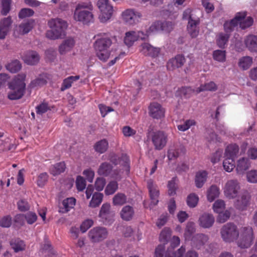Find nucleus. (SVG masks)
Instances as JSON below:
<instances>
[{"instance_id": "nucleus-47", "label": "nucleus", "mask_w": 257, "mask_h": 257, "mask_svg": "<svg viewBox=\"0 0 257 257\" xmlns=\"http://www.w3.org/2000/svg\"><path fill=\"white\" fill-rule=\"evenodd\" d=\"M126 202V196L121 193L116 194L113 198L112 203L114 205H122Z\"/></svg>"}, {"instance_id": "nucleus-16", "label": "nucleus", "mask_w": 257, "mask_h": 257, "mask_svg": "<svg viewBox=\"0 0 257 257\" xmlns=\"http://www.w3.org/2000/svg\"><path fill=\"white\" fill-rule=\"evenodd\" d=\"M152 141L156 149L161 150L166 145L167 135L162 131L157 132L153 136Z\"/></svg>"}, {"instance_id": "nucleus-32", "label": "nucleus", "mask_w": 257, "mask_h": 257, "mask_svg": "<svg viewBox=\"0 0 257 257\" xmlns=\"http://www.w3.org/2000/svg\"><path fill=\"white\" fill-rule=\"evenodd\" d=\"M219 194L220 190L219 187L216 185H212L207 190V199L209 202H212L219 197Z\"/></svg>"}, {"instance_id": "nucleus-29", "label": "nucleus", "mask_w": 257, "mask_h": 257, "mask_svg": "<svg viewBox=\"0 0 257 257\" xmlns=\"http://www.w3.org/2000/svg\"><path fill=\"white\" fill-rule=\"evenodd\" d=\"M239 147L235 144L228 145L225 149L224 154V158H228L235 159L238 155Z\"/></svg>"}, {"instance_id": "nucleus-23", "label": "nucleus", "mask_w": 257, "mask_h": 257, "mask_svg": "<svg viewBox=\"0 0 257 257\" xmlns=\"http://www.w3.org/2000/svg\"><path fill=\"white\" fill-rule=\"evenodd\" d=\"M251 166L249 159L245 157L239 159L236 163L235 170L237 174L243 175Z\"/></svg>"}, {"instance_id": "nucleus-46", "label": "nucleus", "mask_w": 257, "mask_h": 257, "mask_svg": "<svg viewBox=\"0 0 257 257\" xmlns=\"http://www.w3.org/2000/svg\"><path fill=\"white\" fill-rule=\"evenodd\" d=\"M108 148V143L105 140H102L97 142L95 146V150L99 153H103L105 152Z\"/></svg>"}, {"instance_id": "nucleus-57", "label": "nucleus", "mask_w": 257, "mask_h": 257, "mask_svg": "<svg viewBox=\"0 0 257 257\" xmlns=\"http://www.w3.org/2000/svg\"><path fill=\"white\" fill-rule=\"evenodd\" d=\"M180 243V239L178 236H173L170 241V245L167 248V250H173L177 246L179 245Z\"/></svg>"}, {"instance_id": "nucleus-3", "label": "nucleus", "mask_w": 257, "mask_h": 257, "mask_svg": "<svg viewBox=\"0 0 257 257\" xmlns=\"http://www.w3.org/2000/svg\"><path fill=\"white\" fill-rule=\"evenodd\" d=\"M111 39L104 34L98 38L94 44L96 54L98 58L102 61H106L111 56L114 55L113 48L110 51L109 48L112 45Z\"/></svg>"}, {"instance_id": "nucleus-58", "label": "nucleus", "mask_w": 257, "mask_h": 257, "mask_svg": "<svg viewBox=\"0 0 257 257\" xmlns=\"http://www.w3.org/2000/svg\"><path fill=\"white\" fill-rule=\"evenodd\" d=\"M168 194L170 196H173L176 194L177 185L175 182V179L173 178L168 183Z\"/></svg>"}, {"instance_id": "nucleus-10", "label": "nucleus", "mask_w": 257, "mask_h": 257, "mask_svg": "<svg viewBox=\"0 0 257 257\" xmlns=\"http://www.w3.org/2000/svg\"><path fill=\"white\" fill-rule=\"evenodd\" d=\"M165 249V244L158 245L155 250L154 257H184L186 253V248L184 245H182L176 250H167L164 252Z\"/></svg>"}, {"instance_id": "nucleus-11", "label": "nucleus", "mask_w": 257, "mask_h": 257, "mask_svg": "<svg viewBox=\"0 0 257 257\" xmlns=\"http://www.w3.org/2000/svg\"><path fill=\"white\" fill-rule=\"evenodd\" d=\"M240 184L236 179H230L225 183L223 191L226 197L229 199L236 198L239 192Z\"/></svg>"}, {"instance_id": "nucleus-52", "label": "nucleus", "mask_w": 257, "mask_h": 257, "mask_svg": "<svg viewBox=\"0 0 257 257\" xmlns=\"http://www.w3.org/2000/svg\"><path fill=\"white\" fill-rule=\"evenodd\" d=\"M6 67L11 72L15 73L21 69V65L19 61L15 60L9 63Z\"/></svg>"}, {"instance_id": "nucleus-6", "label": "nucleus", "mask_w": 257, "mask_h": 257, "mask_svg": "<svg viewBox=\"0 0 257 257\" xmlns=\"http://www.w3.org/2000/svg\"><path fill=\"white\" fill-rule=\"evenodd\" d=\"M48 25L51 29L47 32L48 38L55 40L61 38L65 35L68 24L65 20L59 18L52 19L49 21Z\"/></svg>"}, {"instance_id": "nucleus-31", "label": "nucleus", "mask_w": 257, "mask_h": 257, "mask_svg": "<svg viewBox=\"0 0 257 257\" xmlns=\"http://www.w3.org/2000/svg\"><path fill=\"white\" fill-rule=\"evenodd\" d=\"M208 173L205 171H199L196 174L195 177V184L197 188H202L207 178Z\"/></svg>"}, {"instance_id": "nucleus-17", "label": "nucleus", "mask_w": 257, "mask_h": 257, "mask_svg": "<svg viewBox=\"0 0 257 257\" xmlns=\"http://www.w3.org/2000/svg\"><path fill=\"white\" fill-rule=\"evenodd\" d=\"M75 45V41L72 37L64 40L58 47V51L61 55H65L71 52Z\"/></svg>"}, {"instance_id": "nucleus-53", "label": "nucleus", "mask_w": 257, "mask_h": 257, "mask_svg": "<svg viewBox=\"0 0 257 257\" xmlns=\"http://www.w3.org/2000/svg\"><path fill=\"white\" fill-rule=\"evenodd\" d=\"M247 181L250 183H257V170L252 169L246 173Z\"/></svg>"}, {"instance_id": "nucleus-60", "label": "nucleus", "mask_w": 257, "mask_h": 257, "mask_svg": "<svg viewBox=\"0 0 257 257\" xmlns=\"http://www.w3.org/2000/svg\"><path fill=\"white\" fill-rule=\"evenodd\" d=\"M76 185L78 190L81 191L86 187V181L81 176H79L77 177L76 180Z\"/></svg>"}, {"instance_id": "nucleus-63", "label": "nucleus", "mask_w": 257, "mask_h": 257, "mask_svg": "<svg viewBox=\"0 0 257 257\" xmlns=\"http://www.w3.org/2000/svg\"><path fill=\"white\" fill-rule=\"evenodd\" d=\"M48 103L43 102L40 104L36 107V112L39 114H42L49 109Z\"/></svg>"}, {"instance_id": "nucleus-1", "label": "nucleus", "mask_w": 257, "mask_h": 257, "mask_svg": "<svg viewBox=\"0 0 257 257\" xmlns=\"http://www.w3.org/2000/svg\"><path fill=\"white\" fill-rule=\"evenodd\" d=\"M110 160L114 164L120 165L121 168L112 171L111 166L109 163H103L100 165L97 171V173L99 175L104 176L109 175L112 178L120 180L121 178L128 175L130 167L129 159L127 155H123L120 158L113 154L111 156Z\"/></svg>"}, {"instance_id": "nucleus-55", "label": "nucleus", "mask_w": 257, "mask_h": 257, "mask_svg": "<svg viewBox=\"0 0 257 257\" xmlns=\"http://www.w3.org/2000/svg\"><path fill=\"white\" fill-rule=\"evenodd\" d=\"M161 22H155L152 24L149 30L145 34H147L148 36L151 33H155L161 31Z\"/></svg>"}, {"instance_id": "nucleus-64", "label": "nucleus", "mask_w": 257, "mask_h": 257, "mask_svg": "<svg viewBox=\"0 0 257 257\" xmlns=\"http://www.w3.org/2000/svg\"><path fill=\"white\" fill-rule=\"evenodd\" d=\"M219 215L217 217V221H218L220 223H223L227 221L230 215V213L228 210H226L225 212L222 213H218Z\"/></svg>"}, {"instance_id": "nucleus-49", "label": "nucleus", "mask_w": 257, "mask_h": 257, "mask_svg": "<svg viewBox=\"0 0 257 257\" xmlns=\"http://www.w3.org/2000/svg\"><path fill=\"white\" fill-rule=\"evenodd\" d=\"M47 82V80L44 76L41 75L39 77L33 80L30 84L31 88H36L41 87L45 85Z\"/></svg>"}, {"instance_id": "nucleus-26", "label": "nucleus", "mask_w": 257, "mask_h": 257, "mask_svg": "<svg viewBox=\"0 0 257 257\" xmlns=\"http://www.w3.org/2000/svg\"><path fill=\"white\" fill-rule=\"evenodd\" d=\"M214 222L213 216L209 213H204L201 215L198 220L199 225L204 228L211 227Z\"/></svg>"}, {"instance_id": "nucleus-38", "label": "nucleus", "mask_w": 257, "mask_h": 257, "mask_svg": "<svg viewBox=\"0 0 257 257\" xmlns=\"http://www.w3.org/2000/svg\"><path fill=\"white\" fill-rule=\"evenodd\" d=\"M76 199L73 197L68 198L64 199L62 202L63 208L62 212L66 213L73 208L75 205Z\"/></svg>"}, {"instance_id": "nucleus-30", "label": "nucleus", "mask_w": 257, "mask_h": 257, "mask_svg": "<svg viewBox=\"0 0 257 257\" xmlns=\"http://www.w3.org/2000/svg\"><path fill=\"white\" fill-rule=\"evenodd\" d=\"M199 23L198 19H191L188 21L187 31L192 38H195L198 35L199 29L197 26Z\"/></svg>"}, {"instance_id": "nucleus-37", "label": "nucleus", "mask_w": 257, "mask_h": 257, "mask_svg": "<svg viewBox=\"0 0 257 257\" xmlns=\"http://www.w3.org/2000/svg\"><path fill=\"white\" fill-rule=\"evenodd\" d=\"M229 35L228 33H219L216 35L217 45L221 48H224L228 41Z\"/></svg>"}, {"instance_id": "nucleus-36", "label": "nucleus", "mask_w": 257, "mask_h": 257, "mask_svg": "<svg viewBox=\"0 0 257 257\" xmlns=\"http://www.w3.org/2000/svg\"><path fill=\"white\" fill-rule=\"evenodd\" d=\"M217 89L216 84L213 81H210L204 84H201L199 87H197L195 92L196 93H199L204 91H215Z\"/></svg>"}, {"instance_id": "nucleus-54", "label": "nucleus", "mask_w": 257, "mask_h": 257, "mask_svg": "<svg viewBox=\"0 0 257 257\" xmlns=\"http://www.w3.org/2000/svg\"><path fill=\"white\" fill-rule=\"evenodd\" d=\"M196 122L193 119H188L184 122L183 124L178 125V129L182 132L188 130L192 125H194Z\"/></svg>"}, {"instance_id": "nucleus-39", "label": "nucleus", "mask_w": 257, "mask_h": 257, "mask_svg": "<svg viewBox=\"0 0 257 257\" xmlns=\"http://www.w3.org/2000/svg\"><path fill=\"white\" fill-rule=\"evenodd\" d=\"M80 77L78 75L71 76L65 78L62 84L61 90L63 91L66 89L70 88L72 86V83L78 80Z\"/></svg>"}, {"instance_id": "nucleus-51", "label": "nucleus", "mask_w": 257, "mask_h": 257, "mask_svg": "<svg viewBox=\"0 0 257 257\" xmlns=\"http://www.w3.org/2000/svg\"><path fill=\"white\" fill-rule=\"evenodd\" d=\"M213 57L214 60L218 62L225 61L226 59L225 51L221 50H217L213 52Z\"/></svg>"}, {"instance_id": "nucleus-43", "label": "nucleus", "mask_w": 257, "mask_h": 257, "mask_svg": "<svg viewBox=\"0 0 257 257\" xmlns=\"http://www.w3.org/2000/svg\"><path fill=\"white\" fill-rule=\"evenodd\" d=\"M172 230L170 228L165 227L161 232L159 240L161 242L166 243L170 238Z\"/></svg>"}, {"instance_id": "nucleus-24", "label": "nucleus", "mask_w": 257, "mask_h": 257, "mask_svg": "<svg viewBox=\"0 0 257 257\" xmlns=\"http://www.w3.org/2000/svg\"><path fill=\"white\" fill-rule=\"evenodd\" d=\"M22 59L26 64L33 65L38 63L40 60V56L37 52L30 51L24 54L22 56Z\"/></svg>"}, {"instance_id": "nucleus-45", "label": "nucleus", "mask_w": 257, "mask_h": 257, "mask_svg": "<svg viewBox=\"0 0 257 257\" xmlns=\"http://www.w3.org/2000/svg\"><path fill=\"white\" fill-rule=\"evenodd\" d=\"M199 201V197L194 193L190 194L187 198V204L191 208H194L198 204Z\"/></svg>"}, {"instance_id": "nucleus-2", "label": "nucleus", "mask_w": 257, "mask_h": 257, "mask_svg": "<svg viewBox=\"0 0 257 257\" xmlns=\"http://www.w3.org/2000/svg\"><path fill=\"white\" fill-rule=\"evenodd\" d=\"M93 10L92 3L90 1L79 3L75 7L73 18L77 22L83 25H89L94 21Z\"/></svg>"}, {"instance_id": "nucleus-33", "label": "nucleus", "mask_w": 257, "mask_h": 257, "mask_svg": "<svg viewBox=\"0 0 257 257\" xmlns=\"http://www.w3.org/2000/svg\"><path fill=\"white\" fill-rule=\"evenodd\" d=\"M134 213L133 208L131 206L127 205L122 208L120 214L123 220L129 221L133 218Z\"/></svg>"}, {"instance_id": "nucleus-56", "label": "nucleus", "mask_w": 257, "mask_h": 257, "mask_svg": "<svg viewBox=\"0 0 257 257\" xmlns=\"http://www.w3.org/2000/svg\"><path fill=\"white\" fill-rule=\"evenodd\" d=\"M106 184L105 179L102 177H98L95 182L94 187L98 191H102Z\"/></svg>"}, {"instance_id": "nucleus-5", "label": "nucleus", "mask_w": 257, "mask_h": 257, "mask_svg": "<svg viewBox=\"0 0 257 257\" xmlns=\"http://www.w3.org/2000/svg\"><path fill=\"white\" fill-rule=\"evenodd\" d=\"M26 75L24 73L18 75L9 84L10 91L8 94V98L11 100L19 99L24 95L26 84L25 80Z\"/></svg>"}, {"instance_id": "nucleus-22", "label": "nucleus", "mask_w": 257, "mask_h": 257, "mask_svg": "<svg viewBox=\"0 0 257 257\" xmlns=\"http://www.w3.org/2000/svg\"><path fill=\"white\" fill-rule=\"evenodd\" d=\"M149 113L154 118L160 119L164 116L165 109L158 103H152L149 107Z\"/></svg>"}, {"instance_id": "nucleus-59", "label": "nucleus", "mask_w": 257, "mask_h": 257, "mask_svg": "<svg viewBox=\"0 0 257 257\" xmlns=\"http://www.w3.org/2000/svg\"><path fill=\"white\" fill-rule=\"evenodd\" d=\"M93 221L92 219H86L84 220L80 226V230L82 233H85L93 225Z\"/></svg>"}, {"instance_id": "nucleus-12", "label": "nucleus", "mask_w": 257, "mask_h": 257, "mask_svg": "<svg viewBox=\"0 0 257 257\" xmlns=\"http://www.w3.org/2000/svg\"><path fill=\"white\" fill-rule=\"evenodd\" d=\"M108 234L107 229L105 227L96 226L89 231L88 237L91 242L98 243L105 239Z\"/></svg>"}, {"instance_id": "nucleus-19", "label": "nucleus", "mask_w": 257, "mask_h": 257, "mask_svg": "<svg viewBox=\"0 0 257 257\" xmlns=\"http://www.w3.org/2000/svg\"><path fill=\"white\" fill-rule=\"evenodd\" d=\"M141 52L146 55L155 58L159 55L160 49L154 47L148 43H145L140 47Z\"/></svg>"}, {"instance_id": "nucleus-20", "label": "nucleus", "mask_w": 257, "mask_h": 257, "mask_svg": "<svg viewBox=\"0 0 257 257\" xmlns=\"http://www.w3.org/2000/svg\"><path fill=\"white\" fill-rule=\"evenodd\" d=\"M148 188L149 190L150 197L151 199V206H155L159 202L158 197L159 192L158 187L155 185L152 180H149L148 181Z\"/></svg>"}, {"instance_id": "nucleus-62", "label": "nucleus", "mask_w": 257, "mask_h": 257, "mask_svg": "<svg viewBox=\"0 0 257 257\" xmlns=\"http://www.w3.org/2000/svg\"><path fill=\"white\" fill-rule=\"evenodd\" d=\"M25 218L29 224L34 223L37 219V216L35 213L29 212L25 215Z\"/></svg>"}, {"instance_id": "nucleus-34", "label": "nucleus", "mask_w": 257, "mask_h": 257, "mask_svg": "<svg viewBox=\"0 0 257 257\" xmlns=\"http://www.w3.org/2000/svg\"><path fill=\"white\" fill-rule=\"evenodd\" d=\"M103 198V194L99 192H95L92 196V198L89 203V207L96 208L101 203Z\"/></svg>"}, {"instance_id": "nucleus-50", "label": "nucleus", "mask_w": 257, "mask_h": 257, "mask_svg": "<svg viewBox=\"0 0 257 257\" xmlns=\"http://www.w3.org/2000/svg\"><path fill=\"white\" fill-rule=\"evenodd\" d=\"M225 208L224 201L221 199H218L213 204L212 208L214 212L220 213Z\"/></svg>"}, {"instance_id": "nucleus-44", "label": "nucleus", "mask_w": 257, "mask_h": 257, "mask_svg": "<svg viewBox=\"0 0 257 257\" xmlns=\"http://www.w3.org/2000/svg\"><path fill=\"white\" fill-rule=\"evenodd\" d=\"M118 189V183L116 181H111L108 183L105 189V194L106 195H112Z\"/></svg>"}, {"instance_id": "nucleus-18", "label": "nucleus", "mask_w": 257, "mask_h": 257, "mask_svg": "<svg viewBox=\"0 0 257 257\" xmlns=\"http://www.w3.org/2000/svg\"><path fill=\"white\" fill-rule=\"evenodd\" d=\"M34 21L30 20L24 22L16 28L14 31V35L18 37L19 35H24L29 33L34 27Z\"/></svg>"}, {"instance_id": "nucleus-4", "label": "nucleus", "mask_w": 257, "mask_h": 257, "mask_svg": "<svg viewBox=\"0 0 257 257\" xmlns=\"http://www.w3.org/2000/svg\"><path fill=\"white\" fill-rule=\"evenodd\" d=\"M245 12L237 13L234 18L230 21L225 22L224 24V29L226 33H228L233 31L238 26L241 29H245L253 24V19L250 17H246Z\"/></svg>"}, {"instance_id": "nucleus-48", "label": "nucleus", "mask_w": 257, "mask_h": 257, "mask_svg": "<svg viewBox=\"0 0 257 257\" xmlns=\"http://www.w3.org/2000/svg\"><path fill=\"white\" fill-rule=\"evenodd\" d=\"M11 245L16 252L23 250L25 248L24 241L18 239L12 240L11 241Z\"/></svg>"}, {"instance_id": "nucleus-42", "label": "nucleus", "mask_w": 257, "mask_h": 257, "mask_svg": "<svg viewBox=\"0 0 257 257\" xmlns=\"http://www.w3.org/2000/svg\"><path fill=\"white\" fill-rule=\"evenodd\" d=\"M65 169V163L64 162H60L51 167L50 168V173L53 176H56L63 172Z\"/></svg>"}, {"instance_id": "nucleus-61", "label": "nucleus", "mask_w": 257, "mask_h": 257, "mask_svg": "<svg viewBox=\"0 0 257 257\" xmlns=\"http://www.w3.org/2000/svg\"><path fill=\"white\" fill-rule=\"evenodd\" d=\"M12 224V218L9 216H5L0 218V226L2 227H9Z\"/></svg>"}, {"instance_id": "nucleus-14", "label": "nucleus", "mask_w": 257, "mask_h": 257, "mask_svg": "<svg viewBox=\"0 0 257 257\" xmlns=\"http://www.w3.org/2000/svg\"><path fill=\"white\" fill-rule=\"evenodd\" d=\"M148 38V34L141 31H130L126 32L123 39L124 43L128 47L132 46L134 43L139 40H146Z\"/></svg>"}, {"instance_id": "nucleus-40", "label": "nucleus", "mask_w": 257, "mask_h": 257, "mask_svg": "<svg viewBox=\"0 0 257 257\" xmlns=\"http://www.w3.org/2000/svg\"><path fill=\"white\" fill-rule=\"evenodd\" d=\"M195 231V223L192 222H189L186 225L185 230L184 236L185 240H190L192 238V235Z\"/></svg>"}, {"instance_id": "nucleus-13", "label": "nucleus", "mask_w": 257, "mask_h": 257, "mask_svg": "<svg viewBox=\"0 0 257 257\" xmlns=\"http://www.w3.org/2000/svg\"><path fill=\"white\" fill-rule=\"evenodd\" d=\"M115 213L111 210L109 203L102 204L99 212L98 216L105 225H110L114 221Z\"/></svg>"}, {"instance_id": "nucleus-27", "label": "nucleus", "mask_w": 257, "mask_h": 257, "mask_svg": "<svg viewBox=\"0 0 257 257\" xmlns=\"http://www.w3.org/2000/svg\"><path fill=\"white\" fill-rule=\"evenodd\" d=\"M185 152L184 146L181 145H173L171 146L168 151V158L171 160L177 158L181 154Z\"/></svg>"}, {"instance_id": "nucleus-9", "label": "nucleus", "mask_w": 257, "mask_h": 257, "mask_svg": "<svg viewBox=\"0 0 257 257\" xmlns=\"http://www.w3.org/2000/svg\"><path fill=\"white\" fill-rule=\"evenodd\" d=\"M237 226L231 223L224 225L221 229L220 234L222 239L227 242H231L236 240L239 236Z\"/></svg>"}, {"instance_id": "nucleus-7", "label": "nucleus", "mask_w": 257, "mask_h": 257, "mask_svg": "<svg viewBox=\"0 0 257 257\" xmlns=\"http://www.w3.org/2000/svg\"><path fill=\"white\" fill-rule=\"evenodd\" d=\"M254 238L252 227L249 226H242L239 229L237 244L240 248H248L252 245Z\"/></svg>"}, {"instance_id": "nucleus-21", "label": "nucleus", "mask_w": 257, "mask_h": 257, "mask_svg": "<svg viewBox=\"0 0 257 257\" xmlns=\"http://www.w3.org/2000/svg\"><path fill=\"white\" fill-rule=\"evenodd\" d=\"M243 42L246 48L250 52L257 53V36L249 35L244 37Z\"/></svg>"}, {"instance_id": "nucleus-28", "label": "nucleus", "mask_w": 257, "mask_h": 257, "mask_svg": "<svg viewBox=\"0 0 257 257\" xmlns=\"http://www.w3.org/2000/svg\"><path fill=\"white\" fill-rule=\"evenodd\" d=\"M208 237L203 234H197L192 238V245L199 249L208 241Z\"/></svg>"}, {"instance_id": "nucleus-25", "label": "nucleus", "mask_w": 257, "mask_h": 257, "mask_svg": "<svg viewBox=\"0 0 257 257\" xmlns=\"http://www.w3.org/2000/svg\"><path fill=\"white\" fill-rule=\"evenodd\" d=\"M185 62V58L181 55H177L175 58L169 60L167 67L169 70H174L176 68L182 67Z\"/></svg>"}, {"instance_id": "nucleus-41", "label": "nucleus", "mask_w": 257, "mask_h": 257, "mask_svg": "<svg viewBox=\"0 0 257 257\" xmlns=\"http://www.w3.org/2000/svg\"><path fill=\"white\" fill-rule=\"evenodd\" d=\"M223 167L224 170L227 172H231L236 167L235 159L225 158L223 162Z\"/></svg>"}, {"instance_id": "nucleus-8", "label": "nucleus", "mask_w": 257, "mask_h": 257, "mask_svg": "<svg viewBox=\"0 0 257 257\" xmlns=\"http://www.w3.org/2000/svg\"><path fill=\"white\" fill-rule=\"evenodd\" d=\"M97 7L100 11L98 19L100 22H107L111 18L113 9L108 0H98Z\"/></svg>"}, {"instance_id": "nucleus-15", "label": "nucleus", "mask_w": 257, "mask_h": 257, "mask_svg": "<svg viewBox=\"0 0 257 257\" xmlns=\"http://www.w3.org/2000/svg\"><path fill=\"white\" fill-rule=\"evenodd\" d=\"M122 20L127 24L134 25L138 23L142 15L140 12L134 9H129L121 14Z\"/></svg>"}, {"instance_id": "nucleus-35", "label": "nucleus", "mask_w": 257, "mask_h": 257, "mask_svg": "<svg viewBox=\"0 0 257 257\" xmlns=\"http://www.w3.org/2000/svg\"><path fill=\"white\" fill-rule=\"evenodd\" d=\"M252 64V58L250 56H243L238 60V66L242 70H247Z\"/></svg>"}]
</instances>
